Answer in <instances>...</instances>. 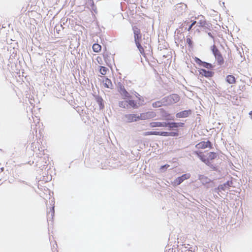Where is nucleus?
I'll use <instances>...</instances> for the list:
<instances>
[{
    "label": "nucleus",
    "mask_w": 252,
    "mask_h": 252,
    "mask_svg": "<svg viewBox=\"0 0 252 252\" xmlns=\"http://www.w3.org/2000/svg\"><path fill=\"white\" fill-rule=\"evenodd\" d=\"M161 101L163 102V105H166L171 104V101L169 98V95L163 98L161 100Z\"/></svg>",
    "instance_id": "2f4dec72"
},
{
    "label": "nucleus",
    "mask_w": 252,
    "mask_h": 252,
    "mask_svg": "<svg viewBox=\"0 0 252 252\" xmlns=\"http://www.w3.org/2000/svg\"><path fill=\"white\" fill-rule=\"evenodd\" d=\"M226 81L228 83L232 84L235 83L236 79L233 75L229 74L226 76Z\"/></svg>",
    "instance_id": "a878e982"
},
{
    "label": "nucleus",
    "mask_w": 252,
    "mask_h": 252,
    "mask_svg": "<svg viewBox=\"0 0 252 252\" xmlns=\"http://www.w3.org/2000/svg\"><path fill=\"white\" fill-rule=\"evenodd\" d=\"M162 136H174L176 137L179 136V131L177 129H175L174 131L167 132V131H162Z\"/></svg>",
    "instance_id": "412c9836"
},
{
    "label": "nucleus",
    "mask_w": 252,
    "mask_h": 252,
    "mask_svg": "<svg viewBox=\"0 0 252 252\" xmlns=\"http://www.w3.org/2000/svg\"><path fill=\"white\" fill-rule=\"evenodd\" d=\"M118 91L121 95L122 98L130 97V93L126 90L125 86L121 82L118 83Z\"/></svg>",
    "instance_id": "1a4fd4ad"
},
{
    "label": "nucleus",
    "mask_w": 252,
    "mask_h": 252,
    "mask_svg": "<svg viewBox=\"0 0 252 252\" xmlns=\"http://www.w3.org/2000/svg\"><path fill=\"white\" fill-rule=\"evenodd\" d=\"M196 23V21H193L191 23V24L189 26V28L187 29L186 28V30H187L188 31H190L192 28V27Z\"/></svg>",
    "instance_id": "ea45409f"
},
{
    "label": "nucleus",
    "mask_w": 252,
    "mask_h": 252,
    "mask_svg": "<svg viewBox=\"0 0 252 252\" xmlns=\"http://www.w3.org/2000/svg\"><path fill=\"white\" fill-rule=\"evenodd\" d=\"M208 156L207 157V160H208L209 161H210V160H213L217 158V154L214 152H210L208 154Z\"/></svg>",
    "instance_id": "cd10ccee"
},
{
    "label": "nucleus",
    "mask_w": 252,
    "mask_h": 252,
    "mask_svg": "<svg viewBox=\"0 0 252 252\" xmlns=\"http://www.w3.org/2000/svg\"><path fill=\"white\" fill-rule=\"evenodd\" d=\"M213 144L209 140L207 141H201L196 145L195 147L198 149H205L206 148H212Z\"/></svg>",
    "instance_id": "4468645a"
},
{
    "label": "nucleus",
    "mask_w": 252,
    "mask_h": 252,
    "mask_svg": "<svg viewBox=\"0 0 252 252\" xmlns=\"http://www.w3.org/2000/svg\"><path fill=\"white\" fill-rule=\"evenodd\" d=\"M17 50L15 49L14 48H13L12 49V52L11 53V50L10 51V56L9 60H13V59H15L17 56Z\"/></svg>",
    "instance_id": "f704fd0d"
},
{
    "label": "nucleus",
    "mask_w": 252,
    "mask_h": 252,
    "mask_svg": "<svg viewBox=\"0 0 252 252\" xmlns=\"http://www.w3.org/2000/svg\"><path fill=\"white\" fill-rule=\"evenodd\" d=\"M211 50L215 57L216 61L217 62V64L219 65H222L224 63V60L220 50L215 44L211 47Z\"/></svg>",
    "instance_id": "f03ea898"
},
{
    "label": "nucleus",
    "mask_w": 252,
    "mask_h": 252,
    "mask_svg": "<svg viewBox=\"0 0 252 252\" xmlns=\"http://www.w3.org/2000/svg\"><path fill=\"white\" fill-rule=\"evenodd\" d=\"M156 116V114L154 111H148L145 113H142L139 115V120H145L154 118Z\"/></svg>",
    "instance_id": "9d476101"
},
{
    "label": "nucleus",
    "mask_w": 252,
    "mask_h": 252,
    "mask_svg": "<svg viewBox=\"0 0 252 252\" xmlns=\"http://www.w3.org/2000/svg\"><path fill=\"white\" fill-rule=\"evenodd\" d=\"M99 71L102 75H105L107 73V71L109 70L108 68L105 66H99Z\"/></svg>",
    "instance_id": "72a5a7b5"
},
{
    "label": "nucleus",
    "mask_w": 252,
    "mask_h": 252,
    "mask_svg": "<svg viewBox=\"0 0 252 252\" xmlns=\"http://www.w3.org/2000/svg\"><path fill=\"white\" fill-rule=\"evenodd\" d=\"M222 5H224V2H222Z\"/></svg>",
    "instance_id": "a18cd8bd"
},
{
    "label": "nucleus",
    "mask_w": 252,
    "mask_h": 252,
    "mask_svg": "<svg viewBox=\"0 0 252 252\" xmlns=\"http://www.w3.org/2000/svg\"><path fill=\"white\" fill-rule=\"evenodd\" d=\"M206 165L207 166H208V167H209L212 171H216V172H218L219 171V170L218 168V166L215 164H212V163L210 161H209L207 163H206Z\"/></svg>",
    "instance_id": "c756f323"
},
{
    "label": "nucleus",
    "mask_w": 252,
    "mask_h": 252,
    "mask_svg": "<svg viewBox=\"0 0 252 252\" xmlns=\"http://www.w3.org/2000/svg\"><path fill=\"white\" fill-rule=\"evenodd\" d=\"M55 214L54 206L50 208V211L47 212V218L48 221H51L53 219Z\"/></svg>",
    "instance_id": "4be33fe9"
},
{
    "label": "nucleus",
    "mask_w": 252,
    "mask_h": 252,
    "mask_svg": "<svg viewBox=\"0 0 252 252\" xmlns=\"http://www.w3.org/2000/svg\"><path fill=\"white\" fill-rule=\"evenodd\" d=\"M129 93L131 95H134L137 98L140 95L137 92L134 90L130 91Z\"/></svg>",
    "instance_id": "58836bf2"
},
{
    "label": "nucleus",
    "mask_w": 252,
    "mask_h": 252,
    "mask_svg": "<svg viewBox=\"0 0 252 252\" xmlns=\"http://www.w3.org/2000/svg\"><path fill=\"white\" fill-rule=\"evenodd\" d=\"M193 59L194 62L199 66H203V67L208 69V70L213 71L215 65L212 64L211 63L202 61L199 58L196 57L194 58Z\"/></svg>",
    "instance_id": "39448f33"
},
{
    "label": "nucleus",
    "mask_w": 252,
    "mask_h": 252,
    "mask_svg": "<svg viewBox=\"0 0 252 252\" xmlns=\"http://www.w3.org/2000/svg\"><path fill=\"white\" fill-rule=\"evenodd\" d=\"M249 114L250 116L251 119L252 120V111H250Z\"/></svg>",
    "instance_id": "37998d69"
},
{
    "label": "nucleus",
    "mask_w": 252,
    "mask_h": 252,
    "mask_svg": "<svg viewBox=\"0 0 252 252\" xmlns=\"http://www.w3.org/2000/svg\"><path fill=\"white\" fill-rule=\"evenodd\" d=\"M199 75L202 77H205L207 78H211L214 76L215 72L213 70H206L205 68H199L198 69Z\"/></svg>",
    "instance_id": "6e6552de"
},
{
    "label": "nucleus",
    "mask_w": 252,
    "mask_h": 252,
    "mask_svg": "<svg viewBox=\"0 0 252 252\" xmlns=\"http://www.w3.org/2000/svg\"><path fill=\"white\" fill-rule=\"evenodd\" d=\"M1 169V170H2H2H3V167L1 168V169Z\"/></svg>",
    "instance_id": "c03bdc74"
},
{
    "label": "nucleus",
    "mask_w": 252,
    "mask_h": 252,
    "mask_svg": "<svg viewBox=\"0 0 252 252\" xmlns=\"http://www.w3.org/2000/svg\"><path fill=\"white\" fill-rule=\"evenodd\" d=\"M95 99L99 105V109L100 110L103 109L104 108V101L102 97L99 95L94 96Z\"/></svg>",
    "instance_id": "aec40b11"
},
{
    "label": "nucleus",
    "mask_w": 252,
    "mask_h": 252,
    "mask_svg": "<svg viewBox=\"0 0 252 252\" xmlns=\"http://www.w3.org/2000/svg\"><path fill=\"white\" fill-rule=\"evenodd\" d=\"M132 98L133 97L132 95L130 94V97L126 98H123V99H127L128 109H137L139 107V106L137 104V101L135 100H134Z\"/></svg>",
    "instance_id": "0eeeda50"
},
{
    "label": "nucleus",
    "mask_w": 252,
    "mask_h": 252,
    "mask_svg": "<svg viewBox=\"0 0 252 252\" xmlns=\"http://www.w3.org/2000/svg\"><path fill=\"white\" fill-rule=\"evenodd\" d=\"M123 122L126 123H131L139 121V115L136 114H125L122 118Z\"/></svg>",
    "instance_id": "20e7f679"
},
{
    "label": "nucleus",
    "mask_w": 252,
    "mask_h": 252,
    "mask_svg": "<svg viewBox=\"0 0 252 252\" xmlns=\"http://www.w3.org/2000/svg\"><path fill=\"white\" fill-rule=\"evenodd\" d=\"M137 104H138L139 106H141L145 104L144 102V98L143 96L141 95H140L137 98Z\"/></svg>",
    "instance_id": "473e14b6"
},
{
    "label": "nucleus",
    "mask_w": 252,
    "mask_h": 252,
    "mask_svg": "<svg viewBox=\"0 0 252 252\" xmlns=\"http://www.w3.org/2000/svg\"><path fill=\"white\" fill-rule=\"evenodd\" d=\"M170 167V165L168 164H164L160 166L159 168L160 172L161 173H163L165 172L167 168Z\"/></svg>",
    "instance_id": "e433bc0d"
},
{
    "label": "nucleus",
    "mask_w": 252,
    "mask_h": 252,
    "mask_svg": "<svg viewBox=\"0 0 252 252\" xmlns=\"http://www.w3.org/2000/svg\"><path fill=\"white\" fill-rule=\"evenodd\" d=\"M194 154L196 155V156L200 159V160L204 162L205 164L206 163L209 162L208 160H207V158L206 156L203 154V153L199 151H195L194 152Z\"/></svg>",
    "instance_id": "dca6fc26"
},
{
    "label": "nucleus",
    "mask_w": 252,
    "mask_h": 252,
    "mask_svg": "<svg viewBox=\"0 0 252 252\" xmlns=\"http://www.w3.org/2000/svg\"><path fill=\"white\" fill-rule=\"evenodd\" d=\"M163 105V102L161 100L156 101L152 103V106L154 108H158Z\"/></svg>",
    "instance_id": "c9c22d12"
},
{
    "label": "nucleus",
    "mask_w": 252,
    "mask_h": 252,
    "mask_svg": "<svg viewBox=\"0 0 252 252\" xmlns=\"http://www.w3.org/2000/svg\"><path fill=\"white\" fill-rule=\"evenodd\" d=\"M87 4L88 6H90L91 7L92 10L96 12V6L95 5L93 0H88Z\"/></svg>",
    "instance_id": "c85d7f7f"
},
{
    "label": "nucleus",
    "mask_w": 252,
    "mask_h": 252,
    "mask_svg": "<svg viewBox=\"0 0 252 252\" xmlns=\"http://www.w3.org/2000/svg\"><path fill=\"white\" fill-rule=\"evenodd\" d=\"M169 98L171 100V104L177 103L180 100V97L177 94H172L170 95Z\"/></svg>",
    "instance_id": "b1692460"
},
{
    "label": "nucleus",
    "mask_w": 252,
    "mask_h": 252,
    "mask_svg": "<svg viewBox=\"0 0 252 252\" xmlns=\"http://www.w3.org/2000/svg\"><path fill=\"white\" fill-rule=\"evenodd\" d=\"M186 42L188 45V46L190 48H192L193 46V42L191 39L189 37H188L186 40Z\"/></svg>",
    "instance_id": "4c0bfd02"
},
{
    "label": "nucleus",
    "mask_w": 252,
    "mask_h": 252,
    "mask_svg": "<svg viewBox=\"0 0 252 252\" xmlns=\"http://www.w3.org/2000/svg\"><path fill=\"white\" fill-rule=\"evenodd\" d=\"M197 26L203 28L204 29H207L211 31L212 28V25L211 23L206 21L204 19H201L197 23Z\"/></svg>",
    "instance_id": "ddd939ff"
},
{
    "label": "nucleus",
    "mask_w": 252,
    "mask_h": 252,
    "mask_svg": "<svg viewBox=\"0 0 252 252\" xmlns=\"http://www.w3.org/2000/svg\"><path fill=\"white\" fill-rule=\"evenodd\" d=\"M124 100L119 101L118 106L120 108L128 109L127 99H124Z\"/></svg>",
    "instance_id": "bb28decb"
},
{
    "label": "nucleus",
    "mask_w": 252,
    "mask_h": 252,
    "mask_svg": "<svg viewBox=\"0 0 252 252\" xmlns=\"http://www.w3.org/2000/svg\"><path fill=\"white\" fill-rule=\"evenodd\" d=\"M198 179L203 185L208 184L213 182L210 179L203 175H198Z\"/></svg>",
    "instance_id": "a211bd4d"
},
{
    "label": "nucleus",
    "mask_w": 252,
    "mask_h": 252,
    "mask_svg": "<svg viewBox=\"0 0 252 252\" xmlns=\"http://www.w3.org/2000/svg\"><path fill=\"white\" fill-rule=\"evenodd\" d=\"M93 50L94 52L97 53L99 52L101 49V46L97 43H94L93 45Z\"/></svg>",
    "instance_id": "7c9ffc66"
},
{
    "label": "nucleus",
    "mask_w": 252,
    "mask_h": 252,
    "mask_svg": "<svg viewBox=\"0 0 252 252\" xmlns=\"http://www.w3.org/2000/svg\"><path fill=\"white\" fill-rule=\"evenodd\" d=\"M19 182H20V183H24V184H26V185H29V184H28L26 181H23V180H19Z\"/></svg>",
    "instance_id": "79ce46f5"
},
{
    "label": "nucleus",
    "mask_w": 252,
    "mask_h": 252,
    "mask_svg": "<svg viewBox=\"0 0 252 252\" xmlns=\"http://www.w3.org/2000/svg\"><path fill=\"white\" fill-rule=\"evenodd\" d=\"M167 122H151L150 123V126L152 127H167Z\"/></svg>",
    "instance_id": "6ab92c4d"
},
{
    "label": "nucleus",
    "mask_w": 252,
    "mask_h": 252,
    "mask_svg": "<svg viewBox=\"0 0 252 252\" xmlns=\"http://www.w3.org/2000/svg\"><path fill=\"white\" fill-rule=\"evenodd\" d=\"M143 39L144 40V41L143 42H141V47L142 48L143 51H141V52L140 53L143 56L145 57L146 51L148 52L147 54L151 52V46L150 44L151 42V38L147 37L146 39H145V38L144 37Z\"/></svg>",
    "instance_id": "7ed1b4c3"
},
{
    "label": "nucleus",
    "mask_w": 252,
    "mask_h": 252,
    "mask_svg": "<svg viewBox=\"0 0 252 252\" xmlns=\"http://www.w3.org/2000/svg\"><path fill=\"white\" fill-rule=\"evenodd\" d=\"M233 182L231 180H228L222 185H220L217 188H215L214 191L216 193H219L220 190L225 191L226 189L229 188L232 186Z\"/></svg>",
    "instance_id": "423d86ee"
},
{
    "label": "nucleus",
    "mask_w": 252,
    "mask_h": 252,
    "mask_svg": "<svg viewBox=\"0 0 252 252\" xmlns=\"http://www.w3.org/2000/svg\"><path fill=\"white\" fill-rule=\"evenodd\" d=\"M205 32L206 33H207V34L208 35V36L209 37H210L211 38H212L214 40V41L215 40V37L213 35V34H212V33L211 32H207V31H205Z\"/></svg>",
    "instance_id": "a19ab883"
},
{
    "label": "nucleus",
    "mask_w": 252,
    "mask_h": 252,
    "mask_svg": "<svg viewBox=\"0 0 252 252\" xmlns=\"http://www.w3.org/2000/svg\"><path fill=\"white\" fill-rule=\"evenodd\" d=\"M167 127H168L169 130L179 127H184L185 126V123L181 122H167Z\"/></svg>",
    "instance_id": "f8f14e48"
},
{
    "label": "nucleus",
    "mask_w": 252,
    "mask_h": 252,
    "mask_svg": "<svg viewBox=\"0 0 252 252\" xmlns=\"http://www.w3.org/2000/svg\"><path fill=\"white\" fill-rule=\"evenodd\" d=\"M190 177V175L189 173L183 174L181 176H179L178 178H177L175 179L174 183L176 185H179L185 180L189 179Z\"/></svg>",
    "instance_id": "2eb2a0df"
},
{
    "label": "nucleus",
    "mask_w": 252,
    "mask_h": 252,
    "mask_svg": "<svg viewBox=\"0 0 252 252\" xmlns=\"http://www.w3.org/2000/svg\"><path fill=\"white\" fill-rule=\"evenodd\" d=\"M192 113L191 109L185 110L176 114L177 118H186L190 116Z\"/></svg>",
    "instance_id": "9b49d317"
},
{
    "label": "nucleus",
    "mask_w": 252,
    "mask_h": 252,
    "mask_svg": "<svg viewBox=\"0 0 252 252\" xmlns=\"http://www.w3.org/2000/svg\"><path fill=\"white\" fill-rule=\"evenodd\" d=\"M102 83L105 88L112 89L113 88V85L112 84L111 80L109 79L107 77H103Z\"/></svg>",
    "instance_id": "f3484780"
},
{
    "label": "nucleus",
    "mask_w": 252,
    "mask_h": 252,
    "mask_svg": "<svg viewBox=\"0 0 252 252\" xmlns=\"http://www.w3.org/2000/svg\"><path fill=\"white\" fill-rule=\"evenodd\" d=\"M132 30L133 32L134 40L135 45L139 52H141V51H143V49L141 43L142 37L141 30L136 26H132Z\"/></svg>",
    "instance_id": "f257e3e1"
},
{
    "label": "nucleus",
    "mask_w": 252,
    "mask_h": 252,
    "mask_svg": "<svg viewBox=\"0 0 252 252\" xmlns=\"http://www.w3.org/2000/svg\"><path fill=\"white\" fill-rule=\"evenodd\" d=\"M162 116L164 118L165 120H174L175 117L174 116H172L171 114L165 111H164L162 113Z\"/></svg>",
    "instance_id": "5701e85b"
},
{
    "label": "nucleus",
    "mask_w": 252,
    "mask_h": 252,
    "mask_svg": "<svg viewBox=\"0 0 252 252\" xmlns=\"http://www.w3.org/2000/svg\"><path fill=\"white\" fill-rule=\"evenodd\" d=\"M152 135L162 136V131H146L143 133V135H144V136Z\"/></svg>",
    "instance_id": "393cba45"
}]
</instances>
